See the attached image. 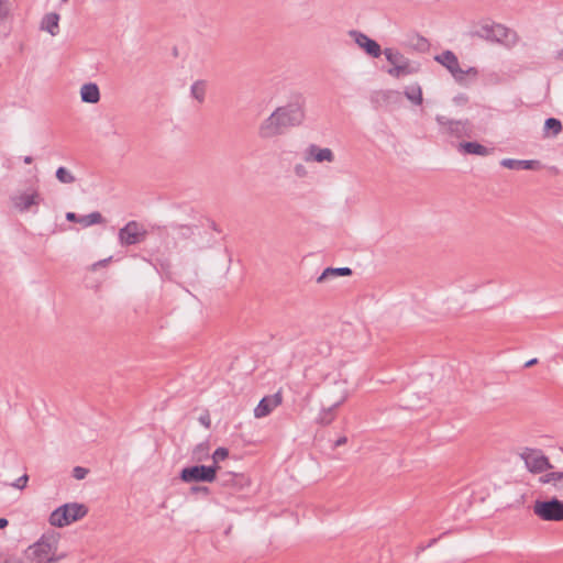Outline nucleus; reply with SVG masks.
Masks as SVG:
<instances>
[{
  "instance_id": "f257e3e1",
  "label": "nucleus",
  "mask_w": 563,
  "mask_h": 563,
  "mask_svg": "<svg viewBox=\"0 0 563 563\" xmlns=\"http://www.w3.org/2000/svg\"><path fill=\"white\" fill-rule=\"evenodd\" d=\"M305 120L303 103L297 99L278 107L258 126L261 139L268 140L286 133L290 128L300 125Z\"/></svg>"
},
{
  "instance_id": "f03ea898",
  "label": "nucleus",
  "mask_w": 563,
  "mask_h": 563,
  "mask_svg": "<svg viewBox=\"0 0 563 563\" xmlns=\"http://www.w3.org/2000/svg\"><path fill=\"white\" fill-rule=\"evenodd\" d=\"M59 534L52 532L43 534L37 542L30 545L26 556L32 563H55L63 556H56Z\"/></svg>"
},
{
  "instance_id": "7ed1b4c3",
  "label": "nucleus",
  "mask_w": 563,
  "mask_h": 563,
  "mask_svg": "<svg viewBox=\"0 0 563 563\" xmlns=\"http://www.w3.org/2000/svg\"><path fill=\"white\" fill-rule=\"evenodd\" d=\"M9 201L12 208L19 213H36L38 206L44 201L38 187L31 186L26 189H19L10 195Z\"/></svg>"
},
{
  "instance_id": "20e7f679",
  "label": "nucleus",
  "mask_w": 563,
  "mask_h": 563,
  "mask_svg": "<svg viewBox=\"0 0 563 563\" xmlns=\"http://www.w3.org/2000/svg\"><path fill=\"white\" fill-rule=\"evenodd\" d=\"M88 514V507L84 504L67 503L57 507L49 516L53 527L63 528L82 519Z\"/></svg>"
},
{
  "instance_id": "39448f33",
  "label": "nucleus",
  "mask_w": 563,
  "mask_h": 563,
  "mask_svg": "<svg viewBox=\"0 0 563 563\" xmlns=\"http://www.w3.org/2000/svg\"><path fill=\"white\" fill-rule=\"evenodd\" d=\"M475 35L485 41L499 43L508 47L514 46L518 41L516 32L503 24L482 25L475 32Z\"/></svg>"
},
{
  "instance_id": "423d86ee",
  "label": "nucleus",
  "mask_w": 563,
  "mask_h": 563,
  "mask_svg": "<svg viewBox=\"0 0 563 563\" xmlns=\"http://www.w3.org/2000/svg\"><path fill=\"white\" fill-rule=\"evenodd\" d=\"M384 55L389 64L388 74L395 78L405 77L418 73L419 66L410 62L404 54L394 48H385Z\"/></svg>"
},
{
  "instance_id": "0eeeda50",
  "label": "nucleus",
  "mask_w": 563,
  "mask_h": 563,
  "mask_svg": "<svg viewBox=\"0 0 563 563\" xmlns=\"http://www.w3.org/2000/svg\"><path fill=\"white\" fill-rule=\"evenodd\" d=\"M219 465H192L184 467L179 473V478L184 483H212L217 479Z\"/></svg>"
},
{
  "instance_id": "6e6552de",
  "label": "nucleus",
  "mask_w": 563,
  "mask_h": 563,
  "mask_svg": "<svg viewBox=\"0 0 563 563\" xmlns=\"http://www.w3.org/2000/svg\"><path fill=\"white\" fill-rule=\"evenodd\" d=\"M533 512L544 521H563V501L556 497L536 500Z\"/></svg>"
},
{
  "instance_id": "1a4fd4ad",
  "label": "nucleus",
  "mask_w": 563,
  "mask_h": 563,
  "mask_svg": "<svg viewBox=\"0 0 563 563\" xmlns=\"http://www.w3.org/2000/svg\"><path fill=\"white\" fill-rule=\"evenodd\" d=\"M147 230L145 227L135 221H129L118 232V240L121 246H131L143 243L146 240Z\"/></svg>"
},
{
  "instance_id": "9d476101",
  "label": "nucleus",
  "mask_w": 563,
  "mask_h": 563,
  "mask_svg": "<svg viewBox=\"0 0 563 563\" xmlns=\"http://www.w3.org/2000/svg\"><path fill=\"white\" fill-rule=\"evenodd\" d=\"M527 468L534 474H540L547 470L553 468L548 456L540 449L526 448L520 454Z\"/></svg>"
},
{
  "instance_id": "9b49d317",
  "label": "nucleus",
  "mask_w": 563,
  "mask_h": 563,
  "mask_svg": "<svg viewBox=\"0 0 563 563\" xmlns=\"http://www.w3.org/2000/svg\"><path fill=\"white\" fill-rule=\"evenodd\" d=\"M152 264L163 278L170 279L175 275V266L169 252L157 250L152 254Z\"/></svg>"
},
{
  "instance_id": "f8f14e48",
  "label": "nucleus",
  "mask_w": 563,
  "mask_h": 563,
  "mask_svg": "<svg viewBox=\"0 0 563 563\" xmlns=\"http://www.w3.org/2000/svg\"><path fill=\"white\" fill-rule=\"evenodd\" d=\"M349 35L361 48L366 52L367 55L375 58L382 55L383 51L380 45L376 41L369 38L366 34L357 30H351L349 31Z\"/></svg>"
},
{
  "instance_id": "ddd939ff",
  "label": "nucleus",
  "mask_w": 563,
  "mask_h": 563,
  "mask_svg": "<svg viewBox=\"0 0 563 563\" xmlns=\"http://www.w3.org/2000/svg\"><path fill=\"white\" fill-rule=\"evenodd\" d=\"M434 59L444 66L456 81H463V69L460 67L459 59L453 52L444 51L443 53L437 55Z\"/></svg>"
},
{
  "instance_id": "4468645a",
  "label": "nucleus",
  "mask_w": 563,
  "mask_h": 563,
  "mask_svg": "<svg viewBox=\"0 0 563 563\" xmlns=\"http://www.w3.org/2000/svg\"><path fill=\"white\" fill-rule=\"evenodd\" d=\"M435 120L441 126H445L451 135H454L456 137H462L465 135L470 136L471 124L467 120L456 121L451 120L445 115H437Z\"/></svg>"
},
{
  "instance_id": "2eb2a0df",
  "label": "nucleus",
  "mask_w": 563,
  "mask_h": 563,
  "mask_svg": "<svg viewBox=\"0 0 563 563\" xmlns=\"http://www.w3.org/2000/svg\"><path fill=\"white\" fill-rule=\"evenodd\" d=\"M334 153L329 147H320L316 144H310L303 153V159L306 162H317V163H332L334 162Z\"/></svg>"
},
{
  "instance_id": "dca6fc26",
  "label": "nucleus",
  "mask_w": 563,
  "mask_h": 563,
  "mask_svg": "<svg viewBox=\"0 0 563 563\" xmlns=\"http://www.w3.org/2000/svg\"><path fill=\"white\" fill-rule=\"evenodd\" d=\"M282 401L283 397L280 391L263 397L254 409V416L256 418L268 416L277 406L282 404Z\"/></svg>"
},
{
  "instance_id": "f3484780",
  "label": "nucleus",
  "mask_w": 563,
  "mask_h": 563,
  "mask_svg": "<svg viewBox=\"0 0 563 563\" xmlns=\"http://www.w3.org/2000/svg\"><path fill=\"white\" fill-rule=\"evenodd\" d=\"M217 479L222 487H232L234 490H240L249 484L243 473L224 472Z\"/></svg>"
},
{
  "instance_id": "a211bd4d",
  "label": "nucleus",
  "mask_w": 563,
  "mask_h": 563,
  "mask_svg": "<svg viewBox=\"0 0 563 563\" xmlns=\"http://www.w3.org/2000/svg\"><path fill=\"white\" fill-rule=\"evenodd\" d=\"M500 165L505 168L520 170V169H539L541 167V163L537 159H515V158H504L500 162Z\"/></svg>"
},
{
  "instance_id": "6ab92c4d",
  "label": "nucleus",
  "mask_w": 563,
  "mask_h": 563,
  "mask_svg": "<svg viewBox=\"0 0 563 563\" xmlns=\"http://www.w3.org/2000/svg\"><path fill=\"white\" fill-rule=\"evenodd\" d=\"M346 399V396H342L338 401L333 402L330 407L323 408L317 418V423L321 426L330 424L335 418V409L339 408Z\"/></svg>"
},
{
  "instance_id": "aec40b11",
  "label": "nucleus",
  "mask_w": 563,
  "mask_h": 563,
  "mask_svg": "<svg viewBox=\"0 0 563 563\" xmlns=\"http://www.w3.org/2000/svg\"><path fill=\"white\" fill-rule=\"evenodd\" d=\"M209 249H212L211 239H208L206 241V244L198 245L196 249H194L191 251V254L188 258V265L190 266V269L192 271L195 276L198 275L199 261H200L201 254Z\"/></svg>"
},
{
  "instance_id": "412c9836",
  "label": "nucleus",
  "mask_w": 563,
  "mask_h": 563,
  "mask_svg": "<svg viewBox=\"0 0 563 563\" xmlns=\"http://www.w3.org/2000/svg\"><path fill=\"white\" fill-rule=\"evenodd\" d=\"M80 97L84 102L97 103L100 100V91L96 84H85L80 89Z\"/></svg>"
},
{
  "instance_id": "4be33fe9",
  "label": "nucleus",
  "mask_w": 563,
  "mask_h": 563,
  "mask_svg": "<svg viewBox=\"0 0 563 563\" xmlns=\"http://www.w3.org/2000/svg\"><path fill=\"white\" fill-rule=\"evenodd\" d=\"M460 151H463L466 154L487 156L492 153V148H488L477 142H463L459 145Z\"/></svg>"
},
{
  "instance_id": "5701e85b",
  "label": "nucleus",
  "mask_w": 563,
  "mask_h": 563,
  "mask_svg": "<svg viewBox=\"0 0 563 563\" xmlns=\"http://www.w3.org/2000/svg\"><path fill=\"white\" fill-rule=\"evenodd\" d=\"M350 275H352V269L349 267H340V268L328 267L321 273V275L317 278L316 282H324L325 279L336 278L340 276H350Z\"/></svg>"
},
{
  "instance_id": "b1692460",
  "label": "nucleus",
  "mask_w": 563,
  "mask_h": 563,
  "mask_svg": "<svg viewBox=\"0 0 563 563\" xmlns=\"http://www.w3.org/2000/svg\"><path fill=\"white\" fill-rule=\"evenodd\" d=\"M169 229L176 234V236L180 240H189L195 236V227L189 224H172Z\"/></svg>"
},
{
  "instance_id": "393cba45",
  "label": "nucleus",
  "mask_w": 563,
  "mask_h": 563,
  "mask_svg": "<svg viewBox=\"0 0 563 563\" xmlns=\"http://www.w3.org/2000/svg\"><path fill=\"white\" fill-rule=\"evenodd\" d=\"M58 21L59 15L57 13H48L43 18L42 29L52 35H56L58 33Z\"/></svg>"
},
{
  "instance_id": "a878e982",
  "label": "nucleus",
  "mask_w": 563,
  "mask_h": 563,
  "mask_svg": "<svg viewBox=\"0 0 563 563\" xmlns=\"http://www.w3.org/2000/svg\"><path fill=\"white\" fill-rule=\"evenodd\" d=\"M404 93L408 100H410L412 103L417 106H420L423 101L422 89L418 84H413L406 87Z\"/></svg>"
},
{
  "instance_id": "bb28decb",
  "label": "nucleus",
  "mask_w": 563,
  "mask_h": 563,
  "mask_svg": "<svg viewBox=\"0 0 563 563\" xmlns=\"http://www.w3.org/2000/svg\"><path fill=\"white\" fill-rule=\"evenodd\" d=\"M544 135L556 136L562 131V123L559 119L549 118L544 122Z\"/></svg>"
},
{
  "instance_id": "cd10ccee",
  "label": "nucleus",
  "mask_w": 563,
  "mask_h": 563,
  "mask_svg": "<svg viewBox=\"0 0 563 563\" xmlns=\"http://www.w3.org/2000/svg\"><path fill=\"white\" fill-rule=\"evenodd\" d=\"M190 93L199 103L205 101L206 96V81L197 80L191 85Z\"/></svg>"
},
{
  "instance_id": "c85d7f7f",
  "label": "nucleus",
  "mask_w": 563,
  "mask_h": 563,
  "mask_svg": "<svg viewBox=\"0 0 563 563\" xmlns=\"http://www.w3.org/2000/svg\"><path fill=\"white\" fill-rule=\"evenodd\" d=\"M103 222H104V219H103L102 214L98 211L91 212L87 216H81L80 220H79V223L86 228L91 227L93 224H100Z\"/></svg>"
},
{
  "instance_id": "c756f323",
  "label": "nucleus",
  "mask_w": 563,
  "mask_h": 563,
  "mask_svg": "<svg viewBox=\"0 0 563 563\" xmlns=\"http://www.w3.org/2000/svg\"><path fill=\"white\" fill-rule=\"evenodd\" d=\"M542 484L553 483L555 488L563 482V472H550L540 477Z\"/></svg>"
},
{
  "instance_id": "7c9ffc66",
  "label": "nucleus",
  "mask_w": 563,
  "mask_h": 563,
  "mask_svg": "<svg viewBox=\"0 0 563 563\" xmlns=\"http://www.w3.org/2000/svg\"><path fill=\"white\" fill-rule=\"evenodd\" d=\"M55 176L57 180L62 184L68 185L75 183L76 180L75 176L66 167L63 166L57 168Z\"/></svg>"
},
{
  "instance_id": "2f4dec72",
  "label": "nucleus",
  "mask_w": 563,
  "mask_h": 563,
  "mask_svg": "<svg viewBox=\"0 0 563 563\" xmlns=\"http://www.w3.org/2000/svg\"><path fill=\"white\" fill-rule=\"evenodd\" d=\"M229 456V450L227 448H218L212 454V465H219V462L225 460Z\"/></svg>"
},
{
  "instance_id": "473e14b6",
  "label": "nucleus",
  "mask_w": 563,
  "mask_h": 563,
  "mask_svg": "<svg viewBox=\"0 0 563 563\" xmlns=\"http://www.w3.org/2000/svg\"><path fill=\"white\" fill-rule=\"evenodd\" d=\"M189 493L191 495H201L203 497H208L210 495V489L207 486L192 485L189 488Z\"/></svg>"
},
{
  "instance_id": "72a5a7b5",
  "label": "nucleus",
  "mask_w": 563,
  "mask_h": 563,
  "mask_svg": "<svg viewBox=\"0 0 563 563\" xmlns=\"http://www.w3.org/2000/svg\"><path fill=\"white\" fill-rule=\"evenodd\" d=\"M88 472L89 471L86 467L76 466V467L73 468V476L76 479H84L87 476Z\"/></svg>"
},
{
  "instance_id": "f704fd0d",
  "label": "nucleus",
  "mask_w": 563,
  "mask_h": 563,
  "mask_svg": "<svg viewBox=\"0 0 563 563\" xmlns=\"http://www.w3.org/2000/svg\"><path fill=\"white\" fill-rule=\"evenodd\" d=\"M27 482H29V475L23 474L14 483H12V486L16 489H23L26 487Z\"/></svg>"
},
{
  "instance_id": "c9c22d12",
  "label": "nucleus",
  "mask_w": 563,
  "mask_h": 563,
  "mask_svg": "<svg viewBox=\"0 0 563 563\" xmlns=\"http://www.w3.org/2000/svg\"><path fill=\"white\" fill-rule=\"evenodd\" d=\"M295 175L299 178H303L307 176V168L302 164H297L294 167Z\"/></svg>"
},
{
  "instance_id": "e433bc0d",
  "label": "nucleus",
  "mask_w": 563,
  "mask_h": 563,
  "mask_svg": "<svg viewBox=\"0 0 563 563\" xmlns=\"http://www.w3.org/2000/svg\"><path fill=\"white\" fill-rule=\"evenodd\" d=\"M198 420L205 428L209 429L211 427V419L208 412L201 415Z\"/></svg>"
},
{
  "instance_id": "4c0bfd02",
  "label": "nucleus",
  "mask_w": 563,
  "mask_h": 563,
  "mask_svg": "<svg viewBox=\"0 0 563 563\" xmlns=\"http://www.w3.org/2000/svg\"><path fill=\"white\" fill-rule=\"evenodd\" d=\"M453 101H454V103H455V104H457V106H463V104L467 103L468 98H467V96H466V95H464V93H460V95H457V96H455V97H454Z\"/></svg>"
},
{
  "instance_id": "58836bf2",
  "label": "nucleus",
  "mask_w": 563,
  "mask_h": 563,
  "mask_svg": "<svg viewBox=\"0 0 563 563\" xmlns=\"http://www.w3.org/2000/svg\"><path fill=\"white\" fill-rule=\"evenodd\" d=\"M9 12V8L7 3L3 0H0V19H3L7 16Z\"/></svg>"
},
{
  "instance_id": "ea45409f",
  "label": "nucleus",
  "mask_w": 563,
  "mask_h": 563,
  "mask_svg": "<svg viewBox=\"0 0 563 563\" xmlns=\"http://www.w3.org/2000/svg\"><path fill=\"white\" fill-rule=\"evenodd\" d=\"M466 75L476 77L478 75V71L475 67H468L465 70L463 69V79L465 78Z\"/></svg>"
},
{
  "instance_id": "a19ab883",
  "label": "nucleus",
  "mask_w": 563,
  "mask_h": 563,
  "mask_svg": "<svg viewBox=\"0 0 563 563\" xmlns=\"http://www.w3.org/2000/svg\"><path fill=\"white\" fill-rule=\"evenodd\" d=\"M80 217L81 216H77L75 212H67L66 213V219L69 222H77V223H79Z\"/></svg>"
},
{
  "instance_id": "79ce46f5",
  "label": "nucleus",
  "mask_w": 563,
  "mask_h": 563,
  "mask_svg": "<svg viewBox=\"0 0 563 563\" xmlns=\"http://www.w3.org/2000/svg\"><path fill=\"white\" fill-rule=\"evenodd\" d=\"M110 260H111V257H110V258H106V260H101V261H99V262L95 263V264L91 266V268H92V269H96L97 267H103V266H106V265L108 264V262H109Z\"/></svg>"
},
{
  "instance_id": "37998d69",
  "label": "nucleus",
  "mask_w": 563,
  "mask_h": 563,
  "mask_svg": "<svg viewBox=\"0 0 563 563\" xmlns=\"http://www.w3.org/2000/svg\"><path fill=\"white\" fill-rule=\"evenodd\" d=\"M346 442H347V438H346V437H340V438L334 442V448L341 446V445L345 444Z\"/></svg>"
},
{
  "instance_id": "c03bdc74",
  "label": "nucleus",
  "mask_w": 563,
  "mask_h": 563,
  "mask_svg": "<svg viewBox=\"0 0 563 563\" xmlns=\"http://www.w3.org/2000/svg\"><path fill=\"white\" fill-rule=\"evenodd\" d=\"M207 449H208V446L201 443V444H199V445L196 448V450H195V452H194V453H195V455H197L199 452H202V453H203V452H206V451H207Z\"/></svg>"
},
{
  "instance_id": "a18cd8bd",
  "label": "nucleus",
  "mask_w": 563,
  "mask_h": 563,
  "mask_svg": "<svg viewBox=\"0 0 563 563\" xmlns=\"http://www.w3.org/2000/svg\"><path fill=\"white\" fill-rule=\"evenodd\" d=\"M537 363H538V358H531L525 363V367L526 368L531 367V366L536 365Z\"/></svg>"
},
{
  "instance_id": "49530a36",
  "label": "nucleus",
  "mask_w": 563,
  "mask_h": 563,
  "mask_svg": "<svg viewBox=\"0 0 563 563\" xmlns=\"http://www.w3.org/2000/svg\"><path fill=\"white\" fill-rule=\"evenodd\" d=\"M8 525H9L8 519H5V518H0V529L5 528Z\"/></svg>"
},
{
  "instance_id": "de8ad7c7",
  "label": "nucleus",
  "mask_w": 563,
  "mask_h": 563,
  "mask_svg": "<svg viewBox=\"0 0 563 563\" xmlns=\"http://www.w3.org/2000/svg\"><path fill=\"white\" fill-rule=\"evenodd\" d=\"M555 58L558 60H563V48L556 52Z\"/></svg>"
},
{
  "instance_id": "09e8293b",
  "label": "nucleus",
  "mask_w": 563,
  "mask_h": 563,
  "mask_svg": "<svg viewBox=\"0 0 563 563\" xmlns=\"http://www.w3.org/2000/svg\"><path fill=\"white\" fill-rule=\"evenodd\" d=\"M23 162H24V164L29 165V164H31L33 162V157L32 156H24Z\"/></svg>"
},
{
  "instance_id": "8fccbe9b",
  "label": "nucleus",
  "mask_w": 563,
  "mask_h": 563,
  "mask_svg": "<svg viewBox=\"0 0 563 563\" xmlns=\"http://www.w3.org/2000/svg\"><path fill=\"white\" fill-rule=\"evenodd\" d=\"M439 538H433L431 539L428 543H427V547L430 548L432 547L433 544H435L438 542Z\"/></svg>"
},
{
  "instance_id": "3c124183",
  "label": "nucleus",
  "mask_w": 563,
  "mask_h": 563,
  "mask_svg": "<svg viewBox=\"0 0 563 563\" xmlns=\"http://www.w3.org/2000/svg\"><path fill=\"white\" fill-rule=\"evenodd\" d=\"M426 549H428L427 544H420V545L418 547V551H419V552H422V551H424Z\"/></svg>"
},
{
  "instance_id": "603ef678",
  "label": "nucleus",
  "mask_w": 563,
  "mask_h": 563,
  "mask_svg": "<svg viewBox=\"0 0 563 563\" xmlns=\"http://www.w3.org/2000/svg\"><path fill=\"white\" fill-rule=\"evenodd\" d=\"M200 239H202V240H203V235H200ZM209 239H211V243H212V245H213V244H214V242H216V241H214V239H213L212 236H209ZM207 240H208V238H207V239H205V242H206ZM203 244H205V243H202L201 245H203Z\"/></svg>"
},
{
  "instance_id": "864d4df0",
  "label": "nucleus",
  "mask_w": 563,
  "mask_h": 563,
  "mask_svg": "<svg viewBox=\"0 0 563 563\" xmlns=\"http://www.w3.org/2000/svg\"><path fill=\"white\" fill-rule=\"evenodd\" d=\"M0 563H21V561L11 562L9 559H5L3 562Z\"/></svg>"
},
{
  "instance_id": "5fc2aeb1",
  "label": "nucleus",
  "mask_w": 563,
  "mask_h": 563,
  "mask_svg": "<svg viewBox=\"0 0 563 563\" xmlns=\"http://www.w3.org/2000/svg\"><path fill=\"white\" fill-rule=\"evenodd\" d=\"M63 3H66L68 0H60Z\"/></svg>"
}]
</instances>
